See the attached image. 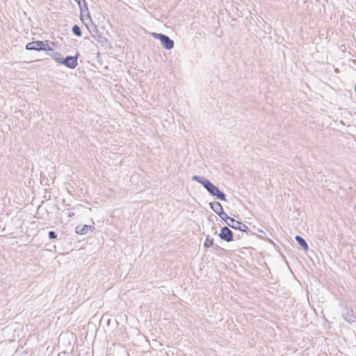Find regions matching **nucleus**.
I'll return each mask as SVG.
<instances>
[{
	"mask_svg": "<svg viewBox=\"0 0 356 356\" xmlns=\"http://www.w3.org/2000/svg\"><path fill=\"white\" fill-rule=\"evenodd\" d=\"M72 33L76 36L81 35V31L78 25H74L72 27Z\"/></svg>",
	"mask_w": 356,
	"mask_h": 356,
	"instance_id": "nucleus-14",
	"label": "nucleus"
},
{
	"mask_svg": "<svg viewBox=\"0 0 356 356\" xmlns=\"http://www.w3.org/2000/svg\"><path fill=\"white\" fill-rule=\"evenodd\" d=\"M52 57L54 58V59L55 60V61L57 63L60 64V61H62V60H63L61 54L56 53L54 55H52Z\"/></svg>",
	"mask_w": 356,
	"mask_h": 356,
	"instance_id": "nucleus-15",
	"label": "nucleus"
},
{
	"mask_svg": "<svg viewBox=\"0 0 356 356\" xmlns=\"http://www.w3.org/2000/svg\"><path fill=\"white\" fill-rule=\"evenodd\" d=\"M90 32L91 33L92 37L98 42L104 44L107 42L106 38L100 34L96 26L94 27L92 31H90Z\"/></svg>",
	"mask_w": 356,
	"mask_h": 356,
	"instance_id": "nucleus-7",
	"label": "nucleus"
},
{
	"mask_svg": "<svg viewBox=\"0 0 356 356\" xmlns=\"http://www.w3.org/2000/svg\"><path fill=\"white\" fill-rule=\"evenodd\" d=\"M355 90L356 91V85H355Z\"/></svg>",
	"mask_w": 356,
	"mask_h": 356,
	"instance_id": "nucleus-21",
	"label": "nucleus"
},
{
	"mask_svg": "<svg viewBox=\"0 0 356 356\" xmlns=\"http://www.w3.org/2000/svg\"><path fill=\"white\" fill-rule=\"evenodd\" d=\"M78 5H79L80 12H81V19L82 21H83L84 20V14L86 13V8H84V2L81 1L80 4H78Z\"/></svg>",
	"mask_w": 356,
	"mask_h": 356,
	"instance_id": "nucleus-13",
	"label": "nucleus"
},
{
	"mask_svg": "<svg viewBox=\"0 0 356 356\" xmlns=\"http://www.w3.org/2000/svg\"><path fill=\"white\" fill-rule=\"evenodd\" d=\"M192 180L202 184L211 195L216 197L219 200L226 201L225 194L220 191L218 187L214 186L209 179L200 176L194 175L192 177Z\"/></svg>",
	"mask_w": 356,
	"mask_h": 356,
	"instance_id": "nucleus-1",
	"label": "nucleus"
},
{
	"mask_svg": "<svg viewBox=\"0 0 356 356\" xmlns=\"http://www.w3.org/2000/svg\"><path fill=\"white\" fill-rule=\"evenodd\" d=\"M77 58H78V56H68L66 58H63L62 61H60V64L64 65L65 66H66L68 68L74 69L78 65Z\"/></svg>",
	"mask_w": 356,
	"mask_h": 356,
	"instance_id": "nucleus-5",
	"label": "nucleus"
},
{
	"mask_svg": "<svg viewBox=\"0 0 356 356\" xmlns=\"http://www.w3.org/2000/svg\"><path fill=\"white\" fill-rule=\"evenodd\" d=\"M152 35L154 38L159 40L161 44L166 49L170 50L174 47V41L171 40L168 35L156 33H152Z\"/></svg>",
	"mask_w": 356,
	"mask_h": 356,
	"instance_id": "nucleus-3",
	"label": "nucleus"
},
{
	"mask_svg": "<svg viewBox=\"0 0 356 356\" xmlns=\"http://www.w3.org/2000/svg\"><path fill=\"white\" fill-rule=\"evenodd\" d=\"M219 237L225 241L230 242L233 240V233L227 227H224L219 234Z\"/></svg>",
	"mask_w": 356,
	"mask_h": 356,
	"instance_id": "nucleus-6",
	"label": "nucleus"
},
{
	"mask_svg": "<svg viewBox=\"0 0 356 356\" xmlns=\"http://www.w3.org/2000/svg\"><path fill=\"white\" fill-rule=\"evenodd\" d=\"M295 238H296V241L298 242V243L302 248V249L305 251L308 250L309 246H308L306 241L302 237H301L300 236H296Z\"/></svg>",
	"mask_w": 356,
	"mask_h": 356,
	"instance_id": "nucleus-11",
	"label": "nucleus"
},
{
	"mask_svg": "<svg viewBox=\"0 0 356 356\" xmlns=\"http://www.w3.org/2000/svg\"><path fill=\"white\" fill-rule=\"evenodd\" d=\"M343 317L349 323H352L355 321V316L353 315V311L346 309V311L343 312Z\"/></svg>",
	"mask_w": 356,
	"mask_h": 356,
	"instance_id": "nucleus-10",
	"label": "nucleus"
},
{
	"mask_svg": "<svg viewBox=\"0 0 356 356\" xmlns=\"http://www.w3.org/2000/svg\"><path fill=\"white\" fill-rule=\"evenodd\" d=\"M218 215L222 220H225L226 223H227V221H229V220L231 218L230 217H229L227 216V214L226 213L224 212L223 210L222 211V212L219 213Z\"/></svg>",
	"mask_w": 356,
	"mask_h": 356,
	"instance_id": "nucleus-16",
	"label": "nucleus"
},
{
	"mask_svg": "<svg viewBox=\"0 0 356 356\" xmlns=\"http://www.w3.org/2000/svg\"><path fill=\"white\" fill-rule=\"evenodd\" d=\"M48 236L50 239H55L57 237L56 233L54 231L49 232Z\"/></svg>",
	"mask_w": 356,
	"mask_h": 356,
	"instance_id": "nucleus-18",
	"label": "nucleus"
},
{
	"mask_svg": "<svg viewBox=\"0 0 356 356\" xmlns=\"http://www.w3.org/2000/svg\"><path fill=\"white\" fill-rule=\"evenodd\" d=\"M95 229L94 227L92 226H90V225H79L76 227V232L77 234H86L88 233V232L90 230V231H93Z\"/></svg>",
	"mask_w": 356,
	"mask_h": 356,
	"instance_id": "nucleus-8",
	"label": "nucleus"
},
{
	"mask_svg": "<svg viewBox=\"0 0 356 356\" xmlns=\"http://www.w3.org/2000/svg\"><path fill=\"white\" fill-rule=\"evenodd\" d=\"M83 2H84V8H86V13L84 14V17L86 16L88 19H89L90 22H92V19L90 17V15L89 13V10L88 8V4L85 0H83Z\"/></svg>",
	"mask_w": 356,
	"mask_h": 356,
	"instance_id": "nucleus-17",
	"label": "nucleus"
},
{
	"mask_svg": "<svg viewBox=\"0 0 356 356\" xmlns=\"http://www.w3.org/2000/svg\"><path fill=\"white\" fill-rule=\"evenodd\" d=\"M209 207H210L211 209L213 211H214L216 214H218L219 213L222 212V211L223 210L221 204L218 202H211L209 204Z\"/></svg>",
	"mask_w": 356,
	"mask_h": 356,
	"instance_id": "nucleus-9",
	"label": "nucleus"
},
{
	"mask_svg": "<svg viewBox=\"0 0 356 356\" xmlns=\"http://www.w3.org/2000/svg\"><path fill=\"white\" fill-rule=\"evenodd\" d=\"M26 49L27 50H36V51H42V50H52L51 47H49V41H33L29 42L26 45Z\"/></svg>",
	"mask_w": 356,
	"mask_h": 356,
	"instance_id": "nucleus-2",
	"label": "nucleus"
},
{
	"mask_svg": "<svg viewBox=\"0 0 356 356\" xmlns=\"http://www.w3.org/2000/svg\"><path fill=\"white\" fill-rule=\"evenodd\" d=\"M213 245V239L209 236H206L205 241L204 243V247L206 248H210Z\"/></svg>",
	"mask_w": 356,
	"mask_h": 356,
	"instance_id": "nucleus-12",
	"label": "nucleus"
},
{
	"mask_svg": "<svg viewBox=\"0 0 356 356\" xmlns=\"http://www.w3.org/2000/svg\"><path fill=\"white\" fill-rule=\"evenodd\" d=\"M227 225L234 229L240 230L243 232L248 231V227L238 221L235 220L234 218H230L229 221H227Z\"/></svg>",
	"mask_w": 356,
	"mask_h": 356,
	"instance_id": "nucleus-4",
	"label": "nucleus"
},
{
	"mask_svg": "<svg viewBox=\"0 0 356 356\" xmlns=\"http://www.w3.org/2000/svg\"><path fill=\"white\" fill-rule=\"evenodd\" d=\"M78 4H80V2L82 1L83 2V0H74Z\"/></svg>",
	"mask_w": 356,
	"mask_h": 356,
	"instance_id": "nucleus-20",
	"label": "nucleus"
},
{
	"mask_svg": "<svg viewBox=\"0 0 356 356\" xmlns=\"http://www.w3.org/2000/svg\"><path fill=\"white\" fill-rule=\"evenodd\" d=\"M67 213L69 217H72L74 215V213L72 210H70V209L67 210Z\"/></svg>",
	"mask_w": 356,
	"mask_h": 356,
	"instance_id": "nucleus-19",
	"label": "nucleus"
}]
</instances>
